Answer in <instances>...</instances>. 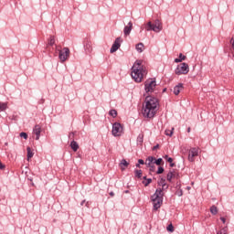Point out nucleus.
I'll use <instances>...</instances> for the list:
<instances>
[{"label": "nucleus", "mask_w": 234, "mask_h": 234, "mask_svg": "<svg viewBox=\"0 0 234 234\" xmlns=\"http://www.w3.org/2000/svg\"><path fill=\"white\" fill-rule=\"evenodd\" d=\"M122 37H117L114 41V43L112 44L110 52L111 54H114V52H116V50H118V48H120V47L122 46Z\"/></svg>", "instance_id": "obj_10"}, {"label": "nucleus", "mask_w": 234, "mask_h": 234, "mask_svg": "<svg viewBox=\"0 0 234 234\" xmlns=\"http://www.w3.org/2000/svg\"><path fill=\"white\" fill-rule=\"evenodd\" d=\"M220 220L223 222V224H226V218L221 217Z\"/></svg>", "instance_id": "obj_37"}, {"label": "nucleus", "mask_w": 234, "mask_h": 234, "mask_svg": "<svg viewBox=\"0 0 234 234\" xmlns=\"http://www.w3.org/2000/svg\"><path fill=\"white\" fill-rule=\"evenodd\" d=\"M33 135L36 136V140H39V137L41 136V125H35L33 128Z\"/></svg>", "instance_id": "obj_12"}, {"label": "nucleus", "mask_w": 234, "mask_h": 234, "mask_svg": "<svg viewBox=\"0 0 234 234\" xmlns=\"http://www.w3.org/2000/svg\"><path fill=\"white\" fill-rule=\"evenodd\" d=\"M158 186H160L162 188H157L155 193L152 196V202L155 211L156 209H160V207H162V204L164 202V191L169 187V186L165 184V179L164 178H161L158 181Z\"/></svg>", "instance_id": "obj_2"}, {"label": "nucleus", "mask_w": 234, "mask_h": 234, "mask_svg": "<svg viewBox=\"0 0 234 234\" xmlns=\"http://www.w3.org/2000/svg\"><path fill=\"white\" fill-rule=\"evenodd\" d=\"M200 149L194 147V148H190L189 152H188V160L190 162H195V157L198 156V153H199Z\"/></svg>", "instance_id": "obj_9"}, {"label": "nucleus", "mask_w": 234, "mask_h": 234, "mask_svg": "<svg viewBox=\"0 0 234 234\" xmlns=\"http://www.w3.org/2000/svg\"><path fill=\"white\" fill-rule=\"evenodd\" d=\"M156 111H158V99L147 96L143 105V116L144 118H154Z\"/></svg>", "instance_id": "obj_1"}, {"label": "nucleus", "mask_w": 234, "mask_h": 234, "mask_svg": "<svg viewBox=\"0 0 234 234\" xmlns=\"http://www.w3.org/2000/svg\"><path fill=\"white\" fill-rule=\"evenodd\" d=\"M27 160H30V158L34 156V152H32V148H30V146H27Z\"/></svg>", "instance_id": "obj_19"}, {"label": "nucleus", "mask_w": 234, "mask_h": 234, "mask_svg": "<svg viewBox=\"0 0 234 234\" xmlns=\"http://www.w3.org/2000/svg\"><path fill=\"white\" fill-rule=\"evenodd\" d=\"M20 137L24 138V140H27L28 134H27V133H25V132H22V133H20Z\"/></svg>", "instance_id": "obj_33"}, {"label": "nucleus", "mask_w": 234, "mask_h": 234, "mask_svg": "<svg viewBox=\"0 0 234 234\" xmlns=\"http://www.w3.org/2000/svg\"><path fill=\"white\" fill-rule=\"evenodd\" d=\"M186 59V56H184L182 53L179 54V58H176V63H182Z\"/></svg>", "instance_id": "obj_20"}, {"label": "nucleus", "mask_w": 234, "mask_h": 234, "mask_svg": "<svg viewBox=\"0 0 234 234\" xmlns=\"http://www.w3.org/2000/svg\"><path fill=\"white\" fill-rule=\"evenodd\" d=\"M131 30H133V22H129L128 25L124 27V36H129V34H131Z\"/></svg>", "instance_id": "obj_14"}, {"label": "nucleus", "mask_w": 234, "mask_h": 234, "mask_svg": "<svg viewBox=\"0 0 234 234\" xmlns=\"http://www.w3.org/2000/svg\"><path fill=\"white\" fill-rule=\"evenodd\" d=\"M120 168L122 169V171H125V167L129 166V162H127V160L122 159L119 165Z\"/></svg>", "instance_id": "obj_15"}, {"label": "nucleus", "mask_w": 234, "mask_h": 234, "mask_svg": "<svg viewBox=\"0 0 234 234\" xmlns=\"http://www.w3.org/2000/svg\"><path fill=\"white\" fill-rule=\"evenodd\" d=\"M187 131H188V133H190V132H191V128H188V130H187Z\"/></svg>", "instance_id": "obj_41"}, {"label": "nucleus", "mask_w": 234, "mask_h": 234, "mask_svg": "<svg viewBox=\"0 0 234 234\" xmlns=\"http://www.w3.org/2000/svg\"><path fill=\"white\" fill-rule=\"evenodd\" d=\"M182 90H184V84L179 83L176 87H174L173 92H174L175 96H178V94H180V92H182Z\"/></svg>", "instance_id": "obj_13"}, {"label": "nucleus", "mask_w": 234, "mask_h": 234, "mask_svg": "<svg viewBox=\"0 0 234 234\" xmlns=\"http://www.w3.org/2000/svg\"><path fill=\"white\" fill-rule=\"evenodd\" d=\"M218 234H228V229H227V227L221 229L218 232Z\"/></svg>", "instance_id": "obj_32"}, {"label": "nucleus", "mask_w": 234, "mask_h": 234, "mask_svg": "<svg viewBox=\"0 0 234 234\" xmlns=\"http://www.w3.org/2000/svg\"><path fill=\"white\" fill-rule=\"evenodd\" d=\"M70 136H74V133H70V134H69V137H70Z\"/></svg>", "instance_id": "obj_42"}, {"label": "nucleus", "mask_w": 234, "mask_h": 234, "mask_svg": "<svg viewBox=\"0 0 234 234\" xmlns=\"http://www.w3.org/2000/svg\"><path fill=\"white\" fill-rule=\"evenodd\" d=\"M167 231H170V233H173L175 231V227H173V224L168 225L166 228Z\"/></svg>", "instance_id": "obj_34"}, {"label": "nucleus", "mask_w": 234, "mask_h": 234, "mask_svg": "<svg viewBox=\"0 0 234 234\" xmlns=\"http://www.w3.org/2000/svg\"><path fill=\"white\" fill-rule=\"evenodd\" d=\"M112 134L113 136H122L123 134V126L120 122H114L112 124Z\"/></svg>", "instance_id": "obj_7"}, {"label": "nucleus", "mask_w": 234, "mask_h": 234, "mask_svg": "<svg viewBox=\"0 0 234 234\" xmlns=\"http://www.w3.org/2000/svg\"><path fill=\"white\" fill-rule=\"evenodd\" d=\"M175 176H176V174H175V173L169 172V173L167 174V176H166L167 181H168V182H171V180H173V178H175Z\"/></svg>", "instance_id": "obj_22"}, {"label": "nucleus", "mask_w": 234, "mask_h": 234, "mask_svg": "<svg viewBox=\"0 0 234 234\" xmlns=\"http://www.w3.org/2000/svg\"><path fill=\"white\" fill-rule=\"evenodd\" d=\"M69 56H70V49H69V48H64L62 50L58 49V58L61 63L67 61L69 59Z\"/></svg>", "instance_id": "obj_8"}, {"label": "nucleus", "mask_w": 234, "mask_h": 234, "mask_svg": "<svg viewBox=\"0 0 234 234\" xmlns=\"http://www.w3.org/2000/svg\"><path fill=\"white\" fill-rule=\"evenodd\" d=\"M8 105L5 102L0 103V111H6Z\"/></svg>", "instance_id": "obj_26"}, {"label": "nucleus", "mask_w": 234, "mask_h": 234, "mask_svg": "<svg viewBox=\"0 0 234 234\" xmlns=\"http://www.w3.org/2000/svg\"><path fill=\"white\" fill-rule=\"evenodd\" d=\"M55 43H56V37H50V38L48 40V45H50V47H52V45H54Z\"/></svg>", "instance_id": "obj_25"}, {"label": "nucleus", "mask_w": 234, "mask_h": 234, "mask_svg": "<svg viewBox=\"0 0 234 234\" xmlns=\"http://www.w3.org/2000/svg\"><path fill=\"white\" fill-rule=\"evenodd\" d=\"M210 213H212V215H217V213H218V209L217 208L216 206H212L210 207Z\"/></svg>", "instance_id": "obj_23"}, {"label": "nucleus", "mask_w": 234, "mask_h": 234, "mask_svg": "<svg viewBox=\"0 0 234 234\" xmlns=\"http://www.w3.org/2000/svg\"><path fill=\"white\" fill-rule=\"evenodd\" d=\"M144 28H145V30L147 32H151V30H153V32H162V29L164 28V27L162 26V22L159 19L154 20V22H147L146 24L144 25V27H141V30H144Z\"/></svg>", "instance_id": "obj_4"}, {"label": "nucleus", "mask_w": 234, "mask_h": 234, "mask_svg": "<svg viewBox=\"0 0 234 234\" xmlns=\"http://www.w3.org/2000/svg\"><path fill=\"white\" fill-rule=\"evenodd\" d=\"M110 197H114V192H111Z\"/></svg>", "instance_id": "obj_40"}, {"label": "nucleus", "mask_w": 234, "mask_h": 234, "mask_svg": "<svg viewBox=\"0 0 234 234\" xmlns=\"http://www.w3.org/2000/svg\"><path fill=\"white\" fill-rule=\"evenodd\" d=\"M110 116H112V118H116V116H118V112H116V110L110 111Z\"/></svg>", "instance_id": "obj_28"}, {"label": "nucleus", "mask_w": 234, "mask_h": 234, "mask_svg": "<svg viewBox=\"0 0 234 234\" xmlns=\"http://www.w3.org/2000/svg\"><path fill=\"white\" fill-rule=\"evenodd\" d=\"M136 167H140V164H137V165H136Z\"/></svg>", "instance_id": "obj_43"}, {"label": "nucleus", "mask_w": 234, "mask_h": 234, "mask_svg": "<svg viewBox=\"0 0 234 234\" xmlns=\"http://www.w3.org/2000/svg\"><path fill=\"white\" fill-rule=\"evenodd\" d=\"M176 76H182L189 73V65L187 63L183 62L177 66L175 70Z\"/></svg>", "instance_id": "obj_6"}, {"label": "nucleus", "mask_w": 234, "mask_h": 234, "mask_svg": "<svg viewBox=\"0 0 234 234\" xmlns=\"http://www.w3.org/2000/svg\"><path fill=\"white\" fill-rule=\"evenodd\" d=\"M70 147H71L72 151H74V153H76L80 149V145L78 144V143L76 141H72L70 143Z\"/></svg>", "instance_id": "obj_16"}, {"label": "nucleus", "mask_w": 234, "mask_h": 234, "mask_svg": "<svg viewBox=\"0 0 234 234\" xmlns=\"http://www.w3.org/2000/svg\"><path fill=\"white\" fill-rule=\"evenodd\" d=\"M159 147H160V145L157 144V145L154 146V150L158 149Z\"/></svg>", "instance_id": "obj_39"}, {"label": "nucleus", "mask_w": 234, "mask_h": 234, "mask_svg": "<svg viewBox=\"0 0 234 234\" xmlns=\"http://www.w3.org/2000/svg\"><path fill=\"white\" fill-rule=\"evenodd\" d=\"M85 50L89 53L92 52V43L87 42L85 45Z\"/></svg>", "instance_id": "obj_18"}, {"label": "nucleus", "mask_w": 234, "mask_h": 234, "mask_svg": "<svg viewBox=\"0 0 234 234\" xmlns=\"http://www.w3.org/2000/svg\"><path fill=\"white\" fill-rule=\"evenodd\" d=\"M135 48L137 52L142 53V51L145 49V47L144 46V43H139L135 46Z\"/></svg>", "instance_id": "obj_17"}, {"label": "nucleus", "mask_w": 234, "mask_h": 234, "mask_svg": "<svg viewBox=\"0 0 234 234\" xmlns=\"http://www.w3.org/2000/svg\"><path fill=\"white\" fill-rule=\"evenodd\" d=\"M154 164H155L156 165H162V164H164V160L162 158L155 159L154 161Z\"/></svg>", "instance_id": "obj_24"}, {"label": "nucleus", "mask_w": 234, "mask_h": 234, "mask_svg": "<svg viewBox=\"0 0 234 234\" xmlns=\"http://www.w3.org/2000/svg\"><path fill=\"white\" fill-rule=\"evenodd\" d=\"M0 169H5V165H3V163L0 162Z\"/></svg>", "instance_id": "obj_38"}, {"label": "nucleus", "mask_w": 234, "mask_h": 234, "mask_svg": "<svg viewBox=\"0 0 234 234\" xmlns=\"http://www.w3.org/2000/svg\"><path fill=\"white\" fill-rule=\"evenodd\" d=\"M164 158L170 164L171 167H175V164H173V158L169 157V155H165Z\"/></svg>", "instance_id": "obj_21"}, {"label": "nucleus", "mask_w": 234, "mask_h": 234, "mask_svg": "<svg viewBox=\"0 0 234 234\" xmlns=\"http://www.w3.org/2000/svg\"><path fill=\"white\" fill-rule=\"evenodd\" d=\"M153 182V179L149 178L146 179L145 181H143V184L145 186V187H147V186H149V184H151Z\"/></svg>", "instance_id": "obj_31"}, {"label": "nucleus", "mask_w": 234, "mask_h": 234, "mask_svg": "<svg viewBox=\"0 0 234 234\" xmlns=\"http://www.w3.org/2000/svg\"><path fill=\"white\" fill-rule=\"evenodd\" d=\"M154 157L149 156L145 161V165L150 167V171H154Z\"/></svg>", "instance_id": "obj_11"}, {"label": "nucleus", "mask_w": 234, "mask_h": 234, "mask_svg": "<svg viewBox=\"0 0 234 234\" xmlns=\"http://www.w3.org/2000/svg\"><path fill=\"white\" fill-rule=\"evenodd\" d=\"M137 142H139V144H143L144 143V133H140L138 135Z\"/></svg>", "instance_id": "obj_27"}, {"label": "nucleus", "mask_w": 234, "mask_h": 234, "mask_svg": "<svg viewBox=\"0 0 234 234\" xmlns=\"http://www.w3.org/2000/svg\"><path fill=\"white\" fill-rule=\"evenodd\" d=\"M144 76H147V69L144 66V60H137L132 68V78L136 83H142Z\"/></svg>", "instance_id": "obj_3"}, {"label": "nucleus", "mask_w": 234, "mask_h": 234, "mask_svg": "<svg viewBox=\"0 0 234 234\" xmlns=\"http://www.w3.org/2000/svg\"><path fill=\"white\" fill-rule=\"evenodd\" d=\"M144 90L146 94L149 96L150 94H153L154 90H156V80L153 79H148L144 82Z\"/></svg>", "instance_id": "obj_5"}, {"label": "nucleus", "mask_w": 234, "mask_h": 234, "mask_svg": "<svg viewBox=\"0 0 234 234\" xmlns=\"http://www.w3.org/2000/svg\"><path fill=\"white\" fill-rule=\"evenodd\" d=\"M173 131H175L174 128H172V130H165V134H166V136H173Z\"/></svg>", "instance_id": "obj_29"}, {"label": "nucleus", "mask_w": 234, "mask_h": 234, "mask_svg": "<svg viewBox=\"0 0 234 234\" xmlns=\"http://www.w3.org/2000/svg\"><path fill=\"white\" fill-rule=\"evenodd\" d=\"M162 173H164V167L159 166L157 170V175H162Z\"/></svg>", "instance_id": "obj_35"}, {"label": "nucleus", "mask_w": 234, "mask_h": 234, "mask_svg": "<svg viewBox=\"0 0 234 234\" xmlns=\"http://www.w3.org/2000/svg\"><path fill=\"white\" fill-rule=\"evenodd\" d=\"M144 179L146 180V177L144 176Z\"/></svg>", "instance_id": "obj_44"}, {"label": "nucleus", "mask_w": 234, "mask_h": 234, "mask_svg": "<svg viewBox=\"0 0 234 234\" xmlns=\"http://www.w3.org/2000/svg\"><path fill=\"white\" fill-rule=\"evenodd\" d=\"M138 162L139 164H141V165H144V164H145V162L143 159H139Z\"/></svg>", "instance_id": "obj_36"}, {"label": "nucleus", "mask_w": 234, "mask_h": 234, "mask_svg": "<svg viewBox=\"0 0 234 234\" xmlns=\"http://www.w3.org/2000/svg\"><path fill=\"white\" fill-rule=\"evenodd\" d=\"M134 173L137 178H142V170H135Z\"/></svg>", "instance_id": "obj_30"}]
</instances>
